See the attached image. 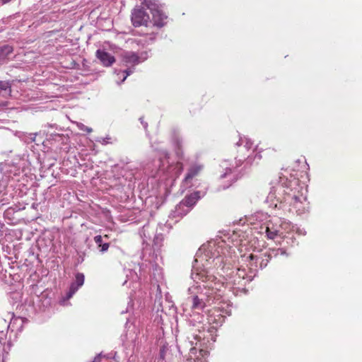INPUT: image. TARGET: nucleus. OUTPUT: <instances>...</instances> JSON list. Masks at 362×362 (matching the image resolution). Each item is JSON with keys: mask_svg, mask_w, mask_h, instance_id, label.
I'll return each instance as SVG.
<instances>
[{"mask_svg": "<svg viewBox=\"0 0 362 362\" xmlns=\"http://www.w3.org/2000/svg\"><path fill=\"white\" fill-rule=\"evenodd\" d=\"M141 4L144 8L146 7L149 9L151 13L160 9V4L157 0H144Z\"/></svg>", "mask_w": 362, "mask_h": 362, "instance_id": "f8f14e48", "label": "nucleus"}, {"mask_svg": "<svg viewBox=\"0 0 362 362\" xmlns=\"http://www.w3.org/2000/svg\"><path fill=\"white\" fill-rule=\"evenodd\" d=\"M204 169L203 165L193 164L187 170V173L183 180V183L188 185L191 183L192 180L197 177Z\"/></svg>", "mask_w": 362, "mask_h": 362, "instance_id": "20e7f679", "label": "nucleus"}, {"mask_svg": "<svg viewBox=\"0 0 362 362\" xmlns=\"http://www.w3.org/2000/svg\"><path fill=\"white\" fill-rule=\"evenodd\" d=\"M195 279L204 283L205 296H207L208 303H215L221 298L225 288L223 281L214 275L209 274L206 271L197 273Z\"/></svg>", "mask_w": 362, "mask_h": 362, "instance_id": "f257e3e1", "label": "nucleus"}, {"mask_svg": "<svg viewBox=\"0 0 362 362\" xmlns=\"http://www.w3.org/2000/svg\"><path fill=\"white\" fill-rule=\"evenodd\" d=\"M277 254H281V255H285L286 254V251L284 250V249H278L277 250Z\"/></svg>", "mask_w": 362, "mask_h": 362, "instance_id": "412c9836", "label": "nucleus"}, {"mask_svg": "<svg viewBox=\"0 0 362 362\" xmlns=\"http://www.w3.org/2000/svg\"><path fill=\"white\" fill-rule=\"evenodd\" d=\"M99 247H101L100 251L103 252L108 250L110 245H109V243H103V244H101V245H100Z\"/></svg>", "mask_w": 362, "mask_h": 362, "instance_id": "6ab92c4d", "label": "nucleus"}, {"mask_svg": "<svg viewBox=\"0 0 362 362\" xmlns=\"http://www.w3.org/2000/svg\"><path fill=\"white\" fill-rule=\"evenodd\" d=\"M11 85L9 81H0V90H11Z\"/></svg>", "mask_w": 362, "mask_h": 362, "instance_id": "2eb2a0df", "label": "nucleus"}, {"mask_svg": "<svg viewBox=\"0 0 362 362\" xmlns=\"http://www.w3.org/2000/svg\"><path fill=\"white\" fill-rule=\"evenodd\" d=\"M266 235L267 238L274 240L277 236H281L283 233L281 231L280 226H276L272 222H269L266 227Z\"/></svg>", "mask_w": 362, "mask_h": 362, "instance_id": "6e6552de", "label": "nucleus"}, {"mask_svg": "<svg viewBox=\"0 0 362 362\" xmlns=\"http://www.w3.org/2000/svg\"><path fill=\"white\" fill-rule=\"evenodd\" d=\"M143 41H144V42H146V40H135V42L137 43V45H140V44H143Z\"/></svg>", "mask_w": 362, "mask_h": 362, "instance_id": "4be33fe9", "label": "nucleus"}, {"mask_svg": "<svg viewBox=\"0 0 362 362\" xmlns=\"http://www.w3.org/2000/svg\"><path fill=\"white\" fill-rule=\"evenodd\" d=\"M267 257L268 258L266 259V262H264V260L262 259V262H260V267L261 268L265 267L267 265V262L269 261V258L270 257V255H269L267 256Z\"/></svg>", "mask_w": 362, "mask_h": 362, "instance_id": "aec40b11", "label": "nucleus"}, {"mask_svg": "<svg viewBox=\"0 0 362 362\" xmlns=\"http://www.w3.org/2000/svg\"><path fill=\"white\" fill-rule=\"evenodd\" d=\"M214 303H209L207 301V296H206L205 299L199 298L197 296H194L192 297V309H199L202 310L204 309L206 305H211Z\"/></svg>", "mask_w": 362, "mask_h": 362, "instance_id": "9b49d317", "label": "nucleus"}, {"mask_svg": "<svg viewBox=\"0 0 362 362\" xmlns=\"http://www.w3.org/2000/svg\"><path fill=\"white\" fill-rule=\"evenodd\" d=\"M13 52V47L9 45L0 46V61L6 59Z\"/></svg>", "mask_w": 362, "mask_h": 362, "instance_id": "ddd939ff", "label": "nucleus"}, {"mask_svg": "<svg viewBox=\"0 0 362 362\" xmlns=\"http://www.w3.org/2000/svg\"><path fill=\"white\" fill-rule=\"evenodd\" d=\"M131 21L134 27L147 26L150 16L144 7H137L132 11Z\"/></svg>", "mask_w": 362, "mask_h": 362, "instance_id": "f03ea898", "label": "nucleus"}, {"mask_svg": "<svg viewBox=\"0 0 362 362\" xmlns=\"http://www.w3.org/2000/svg\"><path fill=\"white\" fill-rule=\"evenodd\" d=\"M94 240L96 244L98 245V246L101 245L102 243V236L101 235H96L95 236L94 238Z\"/></svg>", "mask_w": 362, "mask_h": 362, "instance_id": "a211bd4d", "label": "nucleus"}, {"mask_svg": "<svg viewBox=\"0 0 362 362\" xmlns=\"http://www.w3.org/2000/svg\"><path fill=\"white\" fill-rule=\"evenodd\" d=\"M240 177V175L237 173V171L232 170L231 168H226L225 172L220 175V180L222 182V187L223 189L228 188Z\"/></svg>", "mask_w": 362, "mask_h": 362, "instance_id": "7ed1b4c3", "label": "nucleus"}, {"mask_svg": "<svg viewBox=\"0 0 362 362\" xmlns=\"http://www.w3.org/2000/svg\"><path fill=\"white\" fill-rule=\"evenodd\" d=\"M139 63L144 62L148 58V53L146 51H144L138 54Z\"/></svg>", "mask_w": 362, "mask_h": 362, "instance_id": "dca6fc26", "label": "nucleus"}, {"mask_svg": "<svg viewBox=\"0 0 362 362\" xmlns=\"http://www.w3.org/2000/svg\"><path fill=\"white\" fill-rule=\"evenodd\" d=\"M133 73V70L130 69H127L126 70H124L122 74L124 75V77H123V79L122 80V82H123L128 76H129L131 74Z\"/></svg>", "mask_w": 362, "mask_h": 362, "instance_id": "f3484780", "label": "nucleus"}, {"mask_svg": "<svg viewBox=\"0 0 362 362\" xmlns=\"http://www.w3.org/2000/svg\"><path fill=\"white\" fill-rule=\"evenodd\" d=\"M285 193L288 195H291L290 192H285Z\"/></svg>", "mask_w": 362, "mask_h": 362, "instance_id": "b1692460", "label": "nucleus"}, {"mask_svg": "<svg viewBox=\"0 0 362 362\" xmlns=\"http://www.w3.org/2000/svg\"><path fill=\"white\" fill-rule=\"evenodd\" d=\"M122 61L125 66H134L139 64L138 54L134 52H125L122 54Z\"/></svg>", "mask_w": 362, "mask_h": 362, "instance_id": "39448f33", "label": "nucleus"}, {"mask_svg": "<svg viewBox=\"0 0 362 362\" xmlns=\"http://www.w3.org/2000/svg\"><path fill=\"white\" fill-rule=\"evenodd\" d=\"M180 164L182 165V163H180ZM182 170V167L181 166L180 167V170Z\"/></svg>", "mask_w": 362, "mask_h": 362, "instance_id": "393cba45", "label": "nucleus"}, {"mask_svg": "<svg viewBox=\"0 0 362 362\" xmlns=\"http://www.w3.org/2000/svg\"><path fill=\"white\" fill-rule=\"evenodd\" d=\"M96 57L105 66H110L115 62L114 56L105 50L98 49Z\"/></svg>", "mask_w": 362, "mask_h": 362, "instance_id": "423d86ee", "label": "nucleus"}, {"mask_svg": "<svg viewBox=\"0 0 362 362\" xmlns=\"http://www.w3.org/2000/svg\"><path fill=\"white\" fill-rule=\"evenodd\" d=\"M84 275L82 273H78L76 275V282L73 283L69 288V291L68 293V298H71L78 289L80 286H81L84 283Z\"/></svg>", "mask_w": 362, "mask_h": 362, "instance_id": "9d476101", "label": "nucleus"}, {"mask_svg": "<svg viewBox=\"0 0 362 362\" xmlns=\"http://www.w3.org/2000/svg\"><path fill=\"white\" fill-rule=\"evenodd\" d=\"M249 258L250 260H253L255 259H257V256H255L254 255L251 254L250 256H249Z\"/></svg>", "mask_w": 362, "mask_h": 362, "instance_id": "5701e85b", "label": "nucleus"}, {"mask_svg": "<svg viewBox=\"0 0 362 362\" xmlns=\"http://www.w3.org/2000/svg\"><path fill=\"white\" fill-rule=\"evenodd\" d=\"M152 16L154 25L157 26L158 28H162L165 25L167 16L162 11L161 9L153 12Z\"/></svg>", "mask_w": 362, "mask_h": 362, "instance_id": "1a4fd4ad", "label": "nucleus"}, {"mask_svg": "<svg viewBox=\"0 0 362 362\" xmlns=\"http://www.w3.org/2000/svg\"><path fill=\"white\" fill-rule=\"evenodd\" d=\"M175 151L177 156L179 158H182L184 153H183V151H182V142L177 138L175 139Z\"/></svg>", "mask_w": 362, "mask_h": 362, "instance_id": "4468645a", "label": "nucleus"}, {"mask_svg": "<svg viewBox=\"0 0 362 362\" xmlns=\"http://www.w3.org/2000/svg\"><path fill=\"white\" fill-rule=\"evenodd\" d=\"M201 198L200 192L196 191L187 196L181 201L180 204L187 207H192Z\"/></svg>", "mask_w": 362, "mask_h": 362, "instance_id": "0eeeda50", "label": "nucleus"}]
</instances>
